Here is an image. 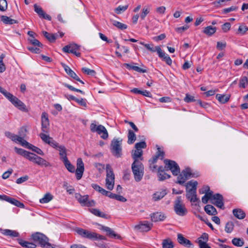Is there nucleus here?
I'll use <instances>...</instances> for the list:
<instances>
[{"label":"nucleus","instance_id":"obj_20","mask_svg":"<svg viewBox=\"0 0 248 248\" xmlns=\"http://www.w3.org/2000/svg\"><path fill=\"white\" fill-rule=\"evenodd\" d=\"M101 230L105 231L107 232V235L111 238L116 239H120L121 236L118 234H116L111 228L101 225Z\"/></svg>","mask_w":248,"mask_h":248},{"label":"nucleus","instance_id":"obj_39","mask_svg":"<svg viewBox=\"0 0 248 248\" xmlns=\"http://www.w3.org/2000/svg\"><path fill=\"white\" fill-rule=\"evenodd\" d=\"M216 98L221 103H225L228 102L230 99V96L227 95L217 94Z\"/></svg>","mask_w":248,"mask_h":248},{"label":"nucleus","instance_id":"obj_33","mask_svg":"<svg viewBox=\"0 0 248 248\" xmlns=\"http://www.w3.org/2000/svg\"><path fill=\"white\" fill-rule=\"evenodd\" d=\"M18 243L23 247L26 248H35L36 245L33 243L24 241L21 239H18Z\"/></svg>","mask_w":248,"mask_h":248},{"label":"nucleus","instance_id":"obj_21","mask_svg":"<svg viewBox=\"0 0 248 248\" xmlns=\"http://www.w3.org/2000/svg\"><path fill=\"white\" fill-rule=\"evenodd\" d=\"M5 135L7 137L11 139L13 141L15 142L18 141L20 143V144H21L22 142H22L23 143H27V141L23 139L21 137H19L18 135L12 134L10 132H6L5 133Z\"/></svg>","mask_w":248,"mask_h":248},{"label":"nucleus","instance_id":"obj_63","mask_svg":"<svg viewBox=\"0 0 248 248\" xmlns=\"http://www.w3.org/2000/svg\"><path fill=\"white\" fill-rule=\"evenodd\" d=\"M231 23L229 22H226L222 25V30L224 32H226L229 31L231 28Z\"/></svg>","mask_w":248,"mask_h":248},{"label":"nucleus","instance_id":"obj_18","mask_svg":"<svg viewBox=\"0 0 248 248\" xmlns=\"http://www.w3.org/2000/svg\"><path fill=\"white\" fill-rule=\"evenodd\" d=\"M34 9L35 12L37 13V14L39 15V17L45 19H47L49 21H50L51 20V16L47 15L43 10V9L40 7L38 6L36 4H35L34 5Z\"/></svg>","mask_w":248,"mask_h":248},{"label":"nucleus","instance_id":"obj_58","mask_svg":"<svg viewBox=\"0 0 248 248\" xmlns=\"http://www.w3.org/2000/svg\"><path fill=\"white\" fill-rule=\"evenodd\" d=\"M40 47L37 46H28V49L34 53H39L40 52Z\"/></svg>","mask_w":248,"mask_h":248},{"label":"nucleus","instance_id":"obj_59","mask_svg":"<svg viewBox=\"0 0 248 248\" xmlns=\"http://www.w3.org/2000/svg\"><path fill=\"white\" fill-rule=\"evenodd\" d=\"M184 101L186 103H190L192 102L195 101V99H194V97L190 95L188 93H186V97L184 98Z\"/></svg>","mask_w":248,"mask_h":248},{"label":"nucleus","instance_id":"obj_64","mask_svg":"<svg viewBox=\"0 0 248 248\" xmlns=\"http://www.w3.org/2000/svg\"><path fill=\"white\" fill-rule=\"evenodd\" d=\"M3 94L11 102H12V100L14 99V98L15 97L12 93L9 92H5L3 93Z\"/></svg>","mask_w":248,"mask_h":248},{"label":"nucleus","instance_id":"obj_41","mask_svg":"<svg viewBox=\"0 0 248 248\" xmlns=\"http://www.w3.org/2000/svg\"><path fill=\"white\" fill-rule=\"evenodd\" d=\"M112 24L113 26H115L119 29L123 30L127 29V26L126 24H123L121 22H120L119 21L112 20H111Z\"/></svg>","mask_w":248,"mask_h":248},{"label":"nucleus","instance_id":"obj_62","mask_svg":"<svg viewBox=\"0 0 248 248\" xmlns=\"http://www.w3.org/2000/svg\"><path fill=\"white\" fill-rule=\"evenodd\" d=\"M198 244L200 248H211L210 246H208L206 242H204L201 239H199L198 240Z\"/></svg>","mask_w":248,"mask_h":248},{"label":"nucleus","instance_id":"obj_10","mask_svg":"<svg viewBox=\"0 0 248 248\" xmlns=\"http://www.w3.org/2000/svg\"><path fill=\"white\" fill-rule=\"evenodd\" d=\"M174 210L179 216H184L187 213V210L183 203L180 196L177 197L174 202Z\"/></svg>","mask_w":248,"mask_h":248},{"label":"nucleus","instance_id":"obj_53","mask_svg":"<svg viewBox=\"0 0 248 248\" xmlns=\"http://www.w3.org/2000/svg\"><path fill=\"white\" fill-rule=\"evenodd\" d=\"M145 47L149 51L155 52L157 51L158 47H159V46H154V45L152 44L145 45Z\"/></svg>","mask_w":248,"mask_h":248},{"label":"nucleus","instance_id":"obj_3","mask_svg":"<svg viewBox=\"0 0 248 248\" xmlns=\"http://www.w3.org/2000/svg\"><path fill=\"white\" fill-rule=\"evenodd\" d=\"M198 182L196 181H190L186 185V197L192 202H195L199 201L197 197L196 190Z\"/></svg>","mask_w":248,"mask_h":248},{"label":"nucleus","instance_id":"obj_17","mask_svg":"<svg viewBox=\"0 0 248 248\" xmlns=\"http://www.w3.org/2000/svg\"><path fill=\"white\" fill-rule=\"evenodd\" d=\"M2 200L5 201L18 207H20L21 208H25V205L22 202H21L19 201L14 198H11L6 195H3V198Z\"/></svg>","mask_w":248,"mask_h":248},{"label":"nucleus","instance_id":"obj_4","mask_svg":"<svg viewBox=\"0 0 248 248\" xmlns=\"http://www.w3.org/2000/svg\"><path fill=\"white\" fill-rule=\"evenodd\" d=\"M32 239L38 243L43 248H62V247L54 245L48 242L49 239L44 234L36 232L31 235Z\"/></svg>","mask_w":248,"mask_h":248},{"label":"nucleus","instance_id":"obj_46","mask_svg":"<svg viewBox=\"0 0 248 248\" xmlns=\"http://www.w3.org/2000/svg\"><path fill=\"white\" fill-rule=\"evenodd\" d=\"M44 36L51 42H54L55 41V35L53 33H50L46 31L43 32Z\"/></svg>","mask_w":248,"mask_h":248},{"label":"nucleus","instance_id":"obj_29","mask_svg":"<svg viewBox=\"0 0 248 248\" xmlns=\"http://www.w3.org/2000/svg\"><path fill=\"white\" fill-rule=\"evenodd\" d=\"M232 213L234 216L239 219H243L246 217L244 211L240 208L234 209L232 210Z\"/></svg>","mask_w":248,"mask_h":248},{"label":"nucleus","instance_id":"obj_32","mask_svg":"<svg viewBox=\"0 0 248 248\" xmlns=\"http://www.w3.org/2000/svg\"><path fill=\"white\" fill-rule=\"evenodd\" d=\"M204 208L205 212L209 215L215 216L217 213L216 209L212 205L207 204Z\"/></svg>","mask_w":248,"mask_h":248},{"label":"nucleus","instance_id":"obj_24","mask_svg":"<svg viewBox=\"0 0 248 248\" xmlns=\"http://www.w3.org/2000/svg\"><path fill=\"white\" fill-rule=\"evenodd\" d=\"M152 224L148 223V221L144 222L136 226L135 228L140 232H148L152 228Z\"/></svg>","mask_w":248,"mask_h":248},{"label":"nucleus","instance_id":"obj_35","mask_svg":"<svg viewBox=\"0 0 248 248\" xmlns=\"http://www.w3.org/2000/svg\"><path fill=\"white\" fill-rule=\"evenodd\" d=\"M88 210H89V211L91 213H92L94 215H95L96 216H97V217H103V218H107V215H106L105 214L101 212L98 209H95V208H91V209L89 208Z\"/></svg>","mask_w":248,"mask_h":248},{"label":"nucleus","instance_id":"obj_36","mask_svg":"<svg viewBox=\"0 0 248 248\" xmlns=\"http://www.w3.org/2000/svg\"><path fill=\"white\" fill-rule=\"evenodd\" d=\"M1 20L6 24H14L15 23H18V21L14 19H12L10 17L6 16H1Z\"/></svg>","mask_w":248,"mask_h":248},{"label":"nucleus","instance_id":"obj_60","mask_svg":"<svg viewBox=\"0 0 248 248\" xmlns=\"http://www.w3.org/2000/svg\"><path fill=\"white\" fill-rule=\"evenodd\" d=\"M15 150L17 154H18V155H22L24 157L25 156V155H26V154L27 152V151H26L21 148H18L16 147L15 148Z\"/></svg>","mask_w":248,"mask_h":248},{"label":"nucleus","instance_id":"obj_22","mask_svg":"<svg viewBox=\"0 0 248 248\" xmlns=\"http://www.w3.org/2000/svg\"><path fill=\"white\" fill-rule=\"evenodd\" d=\"M151 220L153 222L162 221L166 217L165 215L161 212H156L151 215Z\"/></svg>","mask_w":248,"mask_h":248},{"label":"nucleus","instance_id":"obj_37","mask_svg":"<svg viewBox=\"0 0 248 248\" xmlns=\"http://www.w3.org/2000/svg\"><path fill=\"white\" fill-rule=\"evenodd\" d=\"M136 140V136L132 130H128L127 143L129 144L133 143Z\"/></svg>","mask_w":248,"mask_h":248},{"label":"nucleus","instance_id":"obj_61","mask_svg":"<svg viewBox=\"0 0 248 248\" xmlns=\"http://www.w3.org/2000/svg\"><path fill=\"white\" fill-rule=\"evenodd\" d=\"M158 54V56L160 58L163 60L164 58L167 56L168 54H166L165 52L162 51L160 47H158L157 51H156Z\"/></svg>","mask_w":248,"mask_h":248},{"label":"nucleus","instance_id":"obj_13","mask_svg":"<svg viewBox=\"0 0 248 248\" xmlns=\"http://www.w3.org/2000/svg\"><path fill=\"white\" fill-rule=\"evenodd\" d=\"M75 198L82 206L92 207L95 205V202L94 200H89V195H88L82 196L79 193H76Z\"/></svg>","mask_w":248,"mask_h":248},{"label":"nucleus","instance_id":"obj_1","mask_svg":"<svg viewBox=\"0 0 248 248\" xmlns=\"http://www.w3.org/2000/svg\"><path fill=\"white\" fill-rule=\"evenodd\" d=\"M39 137L44 142L49 144L52 147L55 149H57L59 150L60 159L62 162L68 160L67 157L66 148L64 146L60 145L57 142H56L52 138L49 137L48 135L40 134Z\"/></svg>","mask_w":248,"mask_h":248},{"label":"nucleus","instance_id":"obj_47","mask_svg":"<svg viewBox=\"0 0 248 248\" xmlns=\"http://www.w3.org/2000/svg\"><path fill=\"white\" fill-rule=\"evenodd\" d=\"M28 41L30 43L34 46H37L38 47H42V44L34 37H30L28 39Z\"/></svg>","mask_w":248,"mask_h":248},{"label":"nucleus","instance_id":"obj_43","mask_svg":"<svg viewBox=\"0 0 248 248\" xmlns=\"http://www.w3.org/2000/svg\"><path fill=\"white\" fill-rule=\"evenodd\" d=\"M248 85V78L246 76L242 77L239 81V86L240 88H246Z\"/></svg>","mask_w":248,"mask_h":248},{"label":"nucleus","instance_id":"obj_2","mask_svg":"<svg viewBox=\"0 0 248 248\" xmlns=\"http://www.w3.org/2000/svg\"><path fill=\"white\" fill-rule=\"evenodd\" d=\"M67 170L70 172H76L77 180H80L83 175L84 170V165L81 158H78L77 161V169L74 165L71 164L69 160L63 162Z\"/></svg>","mask_w":248,"mask_h":248},{"label":"nucleus","instance_id":"obj_56","mask_svg":"<svg viewBox=\"0 0 248 248\" xmlns=\"http://www.w3.org/2000/svg\"><path fill=\"white\" fill-rule=\"evenodd\" d=\"M27 130L25 127H22L18 132V136L21 137L23 139L27 135Z\"/></svg>","mask_w":248,"mask_h":248},{"label":"nucleus","instance_id":"obj_23","mask_svg":"<svg viewBox=\"0 0 248 248\" xmlns=\"http://www.w3.org/2000/svg\"><path fill=\"white\" fill-rule=\"evenodd\" d=\"M166 170L163 167L160 166L158 169V177L159 181H163L170 177V174L165 172Z\"/></svg>","mask_w":248,"mask_h":248},{"label":"nucleus","instance_id":"obj_9","mask_svg":"<svg viewBox=\"0 0 248 248\" xmlns=\"http://www.w3.org/2000/svg\"><path fill=\"white\" fill-rule=\"evenodd\" d=\"M106 186L108 190H111L114 187L115 176L112 169L109 164L106 165Z\"/></svg>","mask_w":248,"mask_h":248},{"label":"nucleus","instance_id":"obj_6","mask_svg":"<svg viewBox=\"0 0 248 248\" xmlns=\"http://www.w3.org/2000/svg\"><path fill=\"white\" fill-rule=\"evenodd\" d=\"M76 232L82 237L91 240H97L99 239L106 240L107 239L106 237L104 236L81 228H78L76 230Z\"/></svg>","mask_w":248,"mask_h":248},{"label":"nucleus","instance_id":"obj_30","mask_svg":"<svg viewBox=\"0 0 248 248\" xmlns=\"http://www.w3.org/2000/svg\"><path fill=\"white\" fill-rule=\"evenodd\" d=\"M1 232L4 235L9 236L11 237H17L19 235L17 232L9 229H1Z\"/></svg>","mask_w":248,"mask_h":248},{"label":"nucleus","instance_id":"obj_51","mask_svg":"<svg viewBox=\"0 0 248 248\" xmlns=\"http://www.w3.org/2000/svg\"><path fill=\"white\" fill-rule=\"evenodd\" d=\"M128 7V4H126L124 6L119 5L115 9V12L117 14H120L122 12L125 11Z\"/></svg>","mask_w":248,"mask_h":248},{"label":"nucleus","instance_id":"obj_34","mask_svg":"<svg viewBox=\"0 0 248 248\" xmlns=\"http://www.w3.org/2000/svg\"><path fill=\"white\" fill-rule=\"evenodd\" d=\"M216 27L209 26L204 28L203 32L208 36H211L216 32Z\"/></svg>","mask_w":248,"mask_h":248},{"label":"nucleus","instance_id":"obj_14","mask_svg":"<svg viewBox=\"0 0 248 248\" xmlns=\"http://www.w3.org/2000/svg\"><path fill=\"white\" fill-rule=\"evenodd\" d=\"M79 46L76 44H70L62 48V51L65 53H73L76 56L79 57L81 53L79 51Z\"/></svg>","mask_w":248,"mask_h":248},{"label":"nucleus","instance_id":"obj_15","mask_svg":"<svg viewBox=\"0 0 248 248\" xmlns=\"http://www.w3.org/2000/svg\"><path fill=\"white\" fill-rule=\"evenodd\" d=\"M49 123L47 114L44 112L41 116V130L43 133L41 134H48L49 132Z\"/></svg>","mask_w":248,"mask_h":248},{"label":"nucleus","instance_id":"obj_42","mask_svg":"<svg viewBox=\"0 0 248 248\" xmlns=\"http://www.w3.org/2000/svg\"><path fill=\"white\" fill-rule=\"evenodd\" d=\"M126 67L127 68L131 69L135 71L138 72L139 73H144L147 72L146 69H144L142 68H141L137 66H133L129 64H126Z\"/></svg>","mask_w":248,"mask_h":248},{"label":"nucleus","instance_id":"obj_16","mask_svg":"<svg viewBox=\"0 0 248 248\" xmlns=\"http://www.w3.org/2000/svg\"><path fill=\"white\" fill-rule=\"evenodd\" d=\"M211 203L220 209L224 208L223 197L219 193L212 194Z\"/></svg>","mask_w":248,"mask_h":248},{"label":"nucleus","instance_id":"obj_5","mask_svg":"<svg viewBox=\"0 0 248 248\" xmlns=\"http://www.w3.org/2000/svg\"><path fill=\"white\" fill-rule=\"evenodd\" d=\"M177 177V184L183 185L186 181L192 177H197L200 176L199 172L193 173L190 168L187 167L182 170L181 172H180Z\"/></svg>","mask_w":248,"mask_h":248},{"label":"nucleus","instance_id":"obj_26","mask_svg":"<svg viewBox=\"0 0 248 248\" xmlns=\"http://www.w3.org/2000/svg\"><path fill=\"white\" fill-rule=\"evenodd\" d=\"M23 142L20 144L22 146H25L27 148L31 150L33 152L36 153L37 154L43 155L44 153L39 148L29 143L28 142L27 143H23Z\"/></svg>","mask_w":248,"mask_h":248},{"label":"nucleus","instance_id":"obj_19","mask_svg":"<svg viewBox=\"0 0 248 248\" xmlns=\"http://www.w3.org/2000/svg\"><path fill=\"white\" fill-rule=\"evenodd\" d=\"M143 151L142 150L137 149L132 151L131 156L134 160L133 162H141L143 160Z\"/></svg>","mask_w":248,"mask_h":248},{"label":"nucleus","instance_id":"obj_31","mask_svg":"<svg viewBox=\"0 0 248 248\" xmlns=\"http://www.w3.org/2000/svg\"><path fill=\"white\" fill-rule=\"evenodd\" d=\"M62 65L69 76L74 79H78L77 78L78 76L68 66L64 63H62Z\"/></svg>","mask_w":248,"mask_h":248},{"label":"nucleus","instance_id":"obj_45","mask_svg":"<svg viewBox=\"0 0 248 248\" xmlns=\"http://www.w3.org/2000/svg\"><path fill=\"white\" fill-rule=\"evenodd\" d=\"M232 242L233 245L236 247H242L244 244V241L240 238H234Z\"/></svg>","mask_w":248,"mask_h":248},{"label":"nucleus","instance_id":"obj_50","mask_svg":"<svg viewBox=\"0 0 248 248\" xmlns=\"http://www.w3.org/2000/svg\"><path fill=\"white\" fill-rule=\"evenodd\" d=\"M248 31V27L245 25H241L239 27L237 33L244 35Z\"/></svg>","mask_w":248,"mask_h":248},{"label":"nucleus","instance_id":"obj_40","mask_svg":"<svg viewBox=\"0 0 248 248\" xmlns=\"http://www.w3.org/2000/svg\"><path fill=\"white\" fill-rule=\"evenodd\" d=\"M163 248H173L174 245L172 241L170 239H166L163 240Z\"/></svg>","mask_w":248,"mask_h":248},{"label":"nucleus","instance_id":"obj_49","mask_svg":"<svg viewBox=\"0 0 248 248\" xmlns=\"http://www.w3.org/2000/svg\"><path fill=\"white\" fill-rule=\"evenodd\" d=\"M212 193H206V194H205L202 198V202L204 204L207 203L209 200H210L211 202H212Z\"/></svg>","mask_w":248,"mask_h":248},{"label":"nucleus","instance_id":"obj_12","mask_svg":"<svg viewBox=\"0 0 248 248\" xmlns=\"http://www.w3.org/2000/svg\"><path fill=\"white\" fill-rule=\"evenodd\" d=\"M90 130L92 132H96L103 139L106 140L108 138V131L102 125H97L94 123H92L90 125Z\"/></svg>","mask_w":248,"mask_h":248},{"label":"nucleus","instance_id":"obj_54","mask_svg":"<svg viewBox=\"0 0 248 248\" xmlns=\"http://www.w3.org/2000/svg\"><path fill=\"white\" fill-rule=\"evenodd\" d=\"M7 9V2L6 0H0V11L4 12Z\"/></svg>","mask_w":248,"mask_h":248},{"label":"nucleus","instance_id":"obj_44","mask_svg":"<svg viewBox=\"0 0 248 248\" xmlns=\"http://www.w3.org/2000/svg\"><path fill=\"white\" fill-rule=\"evenodd\" d=\"M234 227V224L233 222L229 221L226 224L225 231L227 233H231L233 231Z\"/></svg>","mask_w":248,"mask_h":248},{"label":"nucleus","instance_id":"obj_55","mask_svg":"<svg viewBox=\"0 0 248 248\" xmlns=\"http://www.w3.org/2000/svg\"><path fill=\"white\" fill-rule=\"evenodd\" d=\"M146 143L145 141H141L135 144V147L137 149L142 150L146 148Z\"/></svg>","mask_w":248,"mask_h":248},{"label":"nucleus","instance_id":"obj_48","mask_svg":"<svg viewBox=\"0 0 248 248\" xmlns=\"http://www.w3.org/2000/svg\"><path fill=\"white\" fill-rule=\"evenodd\" d=\"M63 85L64 86H65V87L68 88L70 90H71L72 91H74V92L80 93H81L82 94H85V92H84L82 91L81 90L77 89V88L73 87L72 86H71V85H69V84H68L67 83H63Z\"/></svg>","mask_w":248,"mask_h":248},{"label":"nucleus","instance_id":"obj_11","mask_svg":"<svg viewBox=\"0 0 248 248\" xmlns=\"http://www.w3.org/2000/svg\"><path fill=\"white\" fill-rule=\"evenodd\" d=\"M165 165L164 168L166 170H170L172 174L177 176L180 173V168L177 163L173 160L166 159L164 160Z\"/></svg>","mask_w":248,"mask_h":248},{"label":"nucleus","instance_id":"obj_8","mask_svg":"<svg viewBox=\"0 0 248 248\" xmlns=\"http://www.w3.org/2000/svg\"><path fill=\"white\" fill-rule=\"evenodd\" d=\"M122 139L114 138L110 143V150L113 155L120 157L122 155Z\"/></svg>","mask_w":248,"mask_h":248},{"label":"nucleus","instance_id":"obj_57","mask_svg":"<svg viewBox=\"0 0 248 248\" xmlns=\"http://www.w3.org/2000/svg\"><path fill=\"white\" fill-rule=\"evenodd\" d=\"M35 156V154L27 151L24 157L29 159L30 161L33 162Z\"/></svg>","mask_w":248,"mask_h":248},{"label":"nucleus","instance_id":"obj_7","mask_svg":"<svg viewBox=\"0 0 248 248\" xmlns=\"http://www.w3.org/2000/svg\"><path fill=\"white\" fill-rule=\"evenodd\" d=\"M131 169L135 180L136 182L140 181L144 175V166L142 162H133Z\"/></svg>","mask_w":248,"mask_h":248},{"label":"nucleus","instance_id":"obj_38","mask_svg":"<svg viewBox=\"0 0 248 248\" xmlns=\"http://www.w3.org/2000/svg\"><path fill=\"white\" fill-rule=\"evenodd\" d=\"M53 196L50 193H46L43 198L40 199L39 202L41 203H46L53 199Z\"/></svg>","mask_w":248,"mask_h":248},{"label":"nucleus","instance_id":"obj_25","mask_svg":"<svg viewBox=\"0 0 248 248\" xmlns=\"http://www.w3.org/2000/svg\"><path fill=\"white\" fill-rule=\"evenodd\" d=\"M11 103L15 106V107L17 108L20 110L22 111L27 110L25 104L16 97L15 96V97L14 98V99L12 100Z\"/></svg>","mask_w":248,"mask_h":248},{"label":"nucleus","instance_id":"obj_28","mask_svg":"<svg viewBox=\"0 0 248 248\" xmlns=\"http://www.w3.org/2000/svg\"><path fill=\"white\" fill-rule=\"evenodd\" d=\"M177 240L178 242L181 245H182L184 246L190 247L192 245L189 240L186 239L185 237L183 236L182 234L180 233L177 235Z\"/></svg>","mask_w":248,"mask_h":248},{"label":"nucleus","instance_id":"obj_52","mask_svg":"<svg viewBox=\"0 0 248 248\" xmlns=\"http://www.w3.org/2000/svg\"><path fill=\"white\" fill-rule=\"evenodd\" d=\"M82 71L84 73L90 76H94L96 74V72L94 70L90 69L86 67L82 68Z\"/></svg>","mask_w":248,"mask_h":248},{"label":"nucleus","instance_id":"obj_27","mask_svg":"<svg viewBox=\"0 0 248 248\" xmlns=\"http://www.w3.org/2000/svg\"><path fill=\"white\" fill-rule=\"evenodd\" d=\"M167 194L166 189H161L160 191L155 192L153 195L154 201H158L162 199Z\"/></svg>","mask_w":248,"mask_h":248}]
</instances>
